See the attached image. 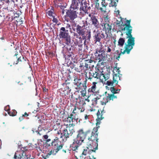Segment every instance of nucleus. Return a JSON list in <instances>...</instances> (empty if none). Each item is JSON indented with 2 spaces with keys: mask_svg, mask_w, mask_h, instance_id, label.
Segmentation results:
<instances>
[{
  "mask_svg": "<svg viewBox=\"0 0 159 159\" xmlns=\"http://www.w3.org/2000/svg\"><path fill=\"white\" fill-rule=\"evenodd\" d=\"M99 127V125L96 126L95 127L93 128L92 131L89 130V133L87 134V137L88 141L87 143V145L92 146L95 147L96 149H98V131Z\"/></svg>",
  "mask_w": 159,
  "mask_h": 159,
  "instance_id": "nucleus-1",
  "label": "nucleus"
},
{
  "mask_svg": "<svg viewBox=\"0 0 159 159\" xmlns=\"http://www.w3.org/2000/svg\"><path fill=\"white\" fill-rule=\"evenodd\" d=\"M75 125L73 123L66 124H64L61 125L60 132H58L57 134L59 135V137L62 138L63 137L67 140L72 136L75 130L74 129L73 126Z\"/></svg>",
  "mask_w": 159,
  "mask_h": 159,
  "instance_id": "nucleus-2",
  "label": "nucleus"
},
{
  "mask_svg": "<svg viewBox=\"0 0 159 159\" xmlns=\"http://www.w3.org/2000/svg\"><path fill=\"white\" fill-rule=\"evenodd\" d=\"M89 130L84 132L83 129H80L78 131L76 138L74 139V142L71 145L70 147L73 151L77 152L79 146L83 142L85 137H87Z\"/></svg>",
  "mask_w": 159,
  "mask_h": 159,
  "instance_id": "nucleus-3",
  "label": "nucleus"
},
{
  "mask_svg": "<svg viewBox=\"0 0 159 159\" xmlns=\"http://www.w3.org/2000/svg\"><path fill=\"white\" fill-rule=\"evenodd\" d=\"M113 76L112 80H110L107 81L106 84L108 86H113L117 84L118 80H120V77L119 76L120 71L119 68L117 67H115L113 70Z\"/></svg>",
  "mask_w": 159,
  "mask_h": 159,
  "instance_id": "nucleus-4",
  "label": "nucleus"
},
{
  "mask_svg": "<svg viewBox=\"0 0 159 159\" xmlns=\"http://www.w3.org/2000/svg\"><path fill=\"white\" fill-rule=\"evenodd\" d=\"M66 15L64 16V19L67 22L73 21L77 17L78 10L70 8L69 10H66Z\"/></svg>",
  "mask_w": 159,
  "mask_h": 159,
  "instance_id": "nucleus-5",
  "label": "nucleus"
},
{
  "mask_svg": "<svg viewBox=\"0 0 159 159\" xmlns=\"http://www.w3.org/2000/svg\"><path fill=\"white\" fill-rule=\"evenodd\" d=\"M126 38L128 39L126 43L125 44L124 52L127 51L130 53L135 45V38L133 37L132 35L126 36Z\"/></svg>",
  "mask_w": 159,
  "mask_h": 159,
  "instance_id": "nucleus-6",
  "label": "nucleus"
},
{
  "mask_svg": "<svg viewBox=\"0 0 159 159\" xmlns=\"http://www.w3.org/2000/svg\"><path fill=\"white\" fill-rule=\"evenodd\" d=\"M76 32L79 35L82 36V38H85L86 36H88L89 34L91 35V32L90 31H89L86 28V26L84 23L83 25H78L76 26Z\"/></svg>",
  "mask_w": 159,
  "mask_h": 159,
  "instance_id": "nucleus-7",
  "label": "nucleus"
},
{
  "mask_svg": "<svg viewBox=\"0 0 159 159\" xmlns=\"http://www.w3.org/2000/svg\"><path fill=\"white\" fill-rule=\"evenodd\" d=\"M51 145L52 148L58 152L62 148L64 144L59 140V138L56 137L52 142Z\"/></svg>",
  "mask_w": 159,
  "mask_h": 159,
  "instance_id": "nucleus-8",
  "label": "nucleus"
},
{
  "mask_svg": "<svg viewBox=\"0 0 159 159\" xmlns=\"http://www.w3.org/2000/svg\"><path fill=\"white\" fill-rule=\"evenodd\" d=\"M5 4L7 6L6 9L10 11H14L15 7L14 0H0V6ZM5 9H6L5 7Z\"/></svg>",
  "mask_w": 159,
  "mask_h": 159,
  "instance_id": "nucleus-9",
  "label": "nucleus"
},
{
  "mask_svg": "<svg viewBox=\"0 0 159 159\" xmlns=\"http://www.w3.org/2000/svg\"><path fill=\"white\" fill-rule=\"evenodd\" d=\"M131 20H126L125 23L122 26L121 30L125 31L126 36L132 35V27L130 25Z\"/></svg>",
  "mask_w": 159,
  "mask_h": 159,
  "instance_id": "nucleus-10",
  "label": "nucleus"
},
{
  "mask_svg": "<svg viewBox=\"0 0 159 159\" xmlns=\"http://www.w3.org/2000/svg\"><path fill=\"white\" fill-rule=\"evenodd\" d=\"M87 82L86 80H84L83 83H82L75 87V89L77 92H79L80 91L83 97L86 96V94Z\"/></svg>",
  "mask_w": 159,
  "mask_h": 159,
  "instance_id": "nucleus-11",
  "label": "nucleus"
},
{
  "mask_svg": "<svg viewBox=\"0 0 159 159\" xmlns=\"http://www.w3.org/2000/svg\"><path fill=\"white\" fill-rule=\"evenodd\" d=\"M106 113V111L104 110V107L102 109L101 108L98 109L96 113L97 118L96 119V125L98 126L100 124L101 120L104 118V115Z\"/></svg>",
  "mask_w": 159,
  "mask_h": 159,
  "instance_id": "nucleus-12",
  "label": "nucleus"
},
{
  "mask_svg": "<svg viewBox=\"0 0 159 159\" xmlns=\"http://www.w3.org/2000/svg\"><path fill=\"white\" fill-rule=\"evenodd\" d=\"M95 61L92 60L91 59H90L85 60L84 62L80 64V68L83 67L85 70H87L89 68L91 69L94 67V65H90L91 63H95Z\"/></svg>",
  "mask_w": 159,
  "mask_h": 159,
  "instance_id": "nucleus-13",
  "label": "nucleus"
},
{
  "mask_svg": "<svg viewBox=\"0 0 159 159\" xmlns=\"http://www.w3.org/2000/svg\"><path fill=\"white\" fill-rule=\"evenodd\" d=\"M90 145H87L86 148L84 149L82 155L85 156L87 154L90 155L93 152H95L98 149H96L95 147Z\"/></svg>",
  "mask_w": 159,
  "mask_h": 159,
  "instance_id": "nucleus-14",
  "label": "nucleus"
},
{
  "mask_svg": "<svg viewBox=\"0 0 159 159\" xmlns=\"http://www.w3.org/2000/svg\"><path fill=\"white\" fill-rule=\"evenodd\" d=\"M80 11H82L85 13H87L88 10L90 9V7L89 6V4L87 3L85 0H80Z\"/></svg>",
  "mask_w": 159,
  "mask_h": 159,
  "instance_id": "nucleus-15",
  "label": "nucleus"
},
{
  "mask_svg": "<svg viewBox=\"0 0 159 159\" xmlns=\"http://www.w3.org/2000/svg\"><path fill=\"white\" fill-rule=\"evenodd\" d=\"M90 20L91 22L92 25L96 29H98L100 28V25L97 16H92V17H91V18H90Z\"/></svg>",
  "mask_w": 159,
  "mask_h": 159,
  "instance_id": "nucleus-16",
  "label": "nucleus"
},
{
  "mask_svg": "<svg viewBox=\"0 0 159 159\" xmlns=\"http://www.w3.org/2000/svg\"><path fill=\"white\" fill-rule=\"evenodd\" d=\"M77 113H72L71 112L70 115L68 114L66 121L68 123L73 122L78 120Z\"/></svg>",
  "mask_w": 159,
  "mask_h": 159,
  "instance_id": "nucleus-17",
  "label": "nucleus"
},
{
  "mask_svg": "<svg viewBox=\"0 0 159 159\" xmlns=\"http://www.w3.org/2000/svg\"><path fill=\"white\" fill-rule=\"evenodd\" d=\"M68 30H66L65 27H62L60 30L59 36L60 38L63 39L69 35L68 33L67 32Z\"/></svg>",
  "mask_w": 159,
  "mask_h": 159,
  "instance_id": "nucleus-18",
  "label": "nucleus"
},
{
  "mask_svg": "<svg viewBox=\"0 0 159 159\" xmlns=\"http://www.w3.org/2000/svg\"><path fill=\"white\" fill-rule=\"evenodd\" d=\"M80 0H72L70 8L78 10L79 4H80Z\"/></svg>",
  "mask_w": 159,
  "mask_h": 159,
  "instance_id": "nucleus-19",
  "label": "nucleus"
},
{
  "mask_svg": "<svg viewBox=\"0 0 159 159\" xmlns=\"http://www.w3.org/2000/svg\"><path fill=\"white\" fill-rule=\"evenodd\" d=\"M95 59L98 60V62H100L102 61H104L106 59L105 54L103 53H98L97 52H95Z\"/></svg>",
  "mask_w": 159,
  "mask_h": 159,
  "instance_id": "nucleus-20",
  "label": "nucleus"
},
{
  "mask_svg": "<svg viewBox=\"0 0 159 159\" xmlns=\"http://www.w3.org/2000/svg\"><path fill=\"white\" fill-rule=\"evenodd\" d=\"M101 25L102 27L103 30L106 32H109L111 30L112 26L111 25H110L109 23L104 22L101 24Z\"/></svg>",
  "mask_w": 159,
  "mask_h": 159,
  "instance_id": "nucleus-21",
  "label": "nucleus"
},
{
  "mask_svg": "<svg viewBox=\"0 0 159 159\" xmlns=\"http://www.w3.org/2000/svg\"><path fill=\"white\" fill-rule=\"evenodd\" d=\"M98 84V83L97 82H94L92 83V86L90 88L88 89V93H95L96 92V89L97 88V85Z\"/></svg>",
  "mask_w": 159,
  "mask_h": 159,
  "instance_id": "nucleus-22",
  "label": "nucleus"
},
{
  "mask_svg": "<svg viewBox=\"0 0 159 159\" xmlns=\"http://www.w3.org/2000/svg\"><path fill=\"white\" fill-rule=\"evenodd\" d=\"M105 35L103 33H101L100 32L96 33L94 36V41L96 42H100L101 39H103L105 38Z\"/></svg>",
  "mask_w": 159,
  "mask_h": 159,
  "instance_id": "nucleus-23",
  "label": "nucleus"
},
{
  "mask_svg": "<svg viewBox=\"0 0 159 159\" xmlns=\"http://www.w3.org/2000/svg\"><path fill=\"white\" fill-rule=\"evenodd\" d=\"M105 94L106 97V98L108 102L111 100L113 101L114 99L117 98V96L115 95V94H113L108 93H107V92H105Z\"/></svg>",
  "mask_w": 159,
  "mask_h": 159,
  "instance_id": "nucleus-24",
  "label": "nucleus"
},
{
  "mask_svg": "<svg viewBox=\"0 0 159 159\" xmlns=\"http://www.w3.org/2000/svg\"><path fill=\"white\" fill-rule=\"evenodd\" d=\"M93 77L94 78L100 79L102 76V72H101L99 69H97L94 71H93Z\"/></svg>",
  "mask_w": 159,
  "mask_h": 159,
  "instance_id": "nucleus-25",
  "label": "nucleus"
},
{
  "mask_svg": "<svg viewBox=\"0 0 159 159\" xmlns=\"http://www.w3.org/2000/svg\"><path fill=\"white\" fill-rule=\"evenodd\" d=\"M93 71L91 70L88 73H86L85 76V80H86V82L88 80H89L90 81L93 80V79L94 78L93 75Z\"/></svg>",
  "mask_w": 159,
  "mask_h": 159,
  "instance_id": "nucleus-26",
  "label": "nucleus"
},
{
  "mask_svg": "<svg viewBox=\"0 0 159 159\" xmlns=\"http://www.w3.org/2000/svg\"><path fill=\"white\" fill-rule=\"evenodd\" d=\"M70 76L69 78L68 77L67 79L66 80L64 83H63L62 85L64 87L66 86V89H69L71 85V81L70 80Z\"/></svg>",
  "mask_w": 159,
  "mask_h": 159,
  "instance_id": "nucleus-27",
  "label": "nucleus"
},
{
  "mask_svg": "<svg viewBox=\"0 0 159 159\" xmlns=\"http://www.w3.org/2000/svg\"><path fill=\"white\" fill-rule=\"evenodd\" d=\"M88 35V36H85V38H82V39H83L84 40V46L86 47V48L87 49H88V48L87 46V43H88V42L90 40L91 35H90V34H89Z\"/></svg>",
  "mask_w": 159,
  "mask_h": 159,
  "instance_id": "nucleus-28",
  "label": "nucleus"
},
{
  "mask_svg": "<svg viewBox=\"0 0 159 159\" xmlns=\"http://www.w3.org/2000/svg\"><path fill=\"white\" fill-rule=\"evenodd\" d=\"M102 7L100 8V11L102 12H106V7L107 5V2H106L105 0H103L101 2Z\"/></svg>",
  "mask_w": 159,
  "mask_h": 159,
  "instance_id": "nucleus-29",
  "label": "nucleus"
},
{
  "mask_svg": "<svg viewBox=\"0 0 159 159\" xmlns=\"http://www.w3.org/2000/svg\"><path fill=\"white\" fill-rule=\"evenodd\" d=\"M122 49H121L120 52L118 50L116 51V54L115 56L116 57V59H117L119 60V59L120 58V56L121 54H124L126 52L127 54H129V53H128L127 51L124 52V50L123 51H122Z\"/></svg>",
  "mask_w": 159,
  "mask_h": 159,
  "instance_id": "nucleus-30",
  "label": "nucleus"
},
{
  "mask_svg": "<svg viewBox=\"0 0 159 159\" xmlns=\"http://www.w3.org/2000/svg\"><path fill=\"white\" fill-rule=\"evenodd\" d=\"M67 46L66 47V52H68L70 54H68V55L69 57L71 56V54L73 53V50L72 48V46L70 45H67Z\"/></svg>",
  "mask_w": 159,
  "mask_h": 159,
  "instance_id": "nucleus-31",
  "label": "nucleus"
},
{
  "mask_svg": "<svg viewBox=\"0 0 159 159\" xmlns=\"http://www.w3.org/2000/svg\"><path fill=\"white\" fill-rule=\"evenodd\" d=\"M74 84L76 86V87L82 83L81 79L80 77L75 76L74 77Z\"/></svg>",
  "mask_w": 159,
  "mask_h": 159,
  "instance_id": "nucleus-32",
  "label": "nucleus"
},
{
  "mask_svg": "<svg viewBox=\"0 0 159 159\" xmlns=\"http://www.w3.org/2000/svg\"><path fill=\"white\" fill-rule=\"evenodd\" d=\"M24 61H26V60L25 59L24 57L21 54L20 56H18V59L16 61H13V64H17L19 62H22Z\"/></svg>",
  "mask_w": 159,
  "mask_h": 159,
  "instance_id": "nucleus-33",
  "label": "nucleus"
},
{
  "mask_svg": "<svg viewBox=\"0 0 159 159\" xmlns=\"http://www.w3.org/2000/svg\"><path fill=\"white\" fill-rule=\"evenodd\" d=\"M19 50V48H16L15 49V51L14 52L15 54L13 56V61H16L17 59H18V56H20L21 54H19L18 52L17 51V50Z\"/></svg>",
  "mask_w": 159,
  "mask_h": 159,
  "instance_id": "nucleus-34",
  "label": "nucleus"
},
{
  "mask_svg": "<svg viewBox=\"0 0 159 159\" xmlns=\"http://www.w3.org/2000/svg\"><path fill=\"white\" fill-rule=\"evenodd\" d=\"M125 38H120L118 41L117 45L121 47H122L125 44Z\"/></svg>",
  "mask_w": 159,
  "mask_h": 159,
  "instance_id": "nucleus-35",
  "label": "nucleus"
},
{
  "mask_svg": "<svg viewBox=\"0 0 159 159\" xmlns=\"http://www.w3.org/2000/svg\"><path fill=\"white\" fill-rule=\"evenodd\" d=\"M110 90L111 92V94H115L116 93H119L120 90V89H116L114 86H113L110 88Z\"/></svg>",
  "mask_w": 159,
  "mask_h": 159,
  "instance_id": "nucleus-36",
  "label": "nucleus"
},
{
  "mask_svg": "<svg viewBox=\"0 0 159 159\" xmlns=\"http://www.w3.org/2000/svg\"><path fill=\"white\" fill-rule=\"evenodd\" d=\"M63 39L65 41V43L67 45L70 44L71 43V38L70 35L65 37Z\"/></svg>",
  "mask_w": 159,
  "mask_h": 159,
  "instance_id": "nucleus-37",
  "label": "nucleus"
},
{
  "mask_svg": "<svg viewBox=\"0 0 159 159\" xmlns=\"http://www.w3.org/2000/svg\"><path fill=\"white\" fill-rule=\"evenodd\" d=\"M102 76L104 78L105 81H106L107 80V81L110 80V74L109 72H108L106 74H103L102 72Z\"/></svg>",
  "mask_w": 159,
  "mask_h": 159,
  "instance_id": "nucleus-38",
  "label": "nucleus"
},
{
  "mask_svg": "<svg viewBox=\"0 0 159 159\" xmlns=\"http://www.w3.org/2000/svg\"><path fill=\"white\" fill-rule=\"evenodd\" d=\"M14 15L13 16H12L11 17H9V20L12 21L14 19L20 16L19 13L17 12L15 13V12H14Z\"/></svg>",
  "mask_w": 159,
  "mask_h": 159,
  "instance_id": "nucleus-39",
  "label": "nucleus"
},
{
  "mask_svg": "<svg viewBox=\"0 0 159 159\" xmlns=\"http://www.w3.org/2000/svg\"><path fill=\"white\" fill-rule=\"evenodd\" d=\"M59 1V0H56L55 1H54V4H55V7L57 6V7H59L61 9V10H64L65 8L66 7L64 5H58L57 4H56V2H57V3H58V2Z\"/></svg>",
  "mask_w": 159,
  "mask_h": 159,
  "instance_id": "nucleus-40",
  "label": "nucleus"
},
{
  "mask_svg": "<svg viewBox=\"0 0 159 159\" xmlns=\"http://www.w3.org/2000/svg\"><path fill=\"white\" fill-rule=\"evenodd\" d=\"M75 45H78V51L80 53H81L83 52V45L82 44H78V42L75 43Z\"/></svg>",
  "mask_w": 159,
  "mask_h": 159,
  "instance_id": "nucleus-41",
  "label": "nucleus"
},
{
  "mask_svg": "<svg viewBox=\"0 0 159 159\" xmlns=\"http://www.w3.org/2000/svg\"><path fill=\"white\" fill-rule=\"evenodd\" d=\"M32 131L33 133H34L35 132L37 133V134L39 136L43 135L44 133V130H38L37 131L36 130L35 131H34V129H32Z\"/></svg>",
  "mask_w": 159,
  "mask_h": 159,
  "instance_id": "nucleus-42",
  "label": "nucleus"
},
{
  "mask_svg": "<svg viewBox=\"0 0 159 159\" xmlns=\"http://www.w3.org/2000/svg\"><path fill=\"white\" fill-rule=\"evenodd\" d=\"M48 14L49 16H52V17H55V14L52 8L49 11H48Z\"/></svg>",
  "mask_w": 159,
  "mask_h": 159,
  "instance_id": "nucleus-43",
  "label": "nucleus"
},
{
  "mask_svg": "<svg viewBox=\"0 0 159 159\" xmlns=\"http://www.w3.org/2000/svg\"><path fill=\"white\" fill-rule=\"evenodd\" d=\"M57 152L55 150H51L50 152H49L48 153L46 156V157H49L51 155H55L57 153Z\"/></svg>",
  "mask_w": 159,
  "mask_h": 159,
  "instance_id": "nucleus-44",
  "label": "nucleus"
},
{
  "mask_svg": "<svg viewBox=\"0 0 159 159\" xmlns=\"http://www.w3.org/2000/svg\"><path fill=\"white\" fill-rule=\"evenodd\" d=\"M75 63H73L72 62H70V64L69 66L71 69H74L76 71L80 72V71L78 70V68H76V64L77 63H75Z\"/></svg>",
  "mask_w": 159,
  "mask_h": 159,
  "instance_id": "nucleus-45",
  "label": "nucleus"
},
{
  "mask_svg": "<svg viewBox=\"0 0 159 159\" xmlns=\"http://www.w3.org/2000/svg\"><path fill=\"white\" fill-rule=\"evenodd\" d=\"M8 113L10 116H15L17 114V111L15 110H13L11 111H8Z\"/></svg>",
  "mask_w": 159,
  "mask_h": 159,
  "instance_id": "nucleus-46",
  "label": "nucleus"
},
{
  "mask_svg": "<svg viewBox=\"0 0 159 159\" xmlns=\"http://www.w3.org/2000/svg\"><path fill=\"white\" fill-rule=\"evenodd\" d=\"M106 97H105V96L103 97V101H100V104L101 105H106V103L108 102L107 100V99H106Z\"/></svg>",
  "mask_w": 159,
  "mask_h": 159,
  "instance_id": "nucleus-47",
  "label": "nucleus"
},
{
  "mask_svg": "<svg viewBox=\"0 0 159 159\" xmlns=\"http://www.w3.org/2000/svg\"><path fill=\"white\" fill-rule=\"evenodd\" d=\"M98 1L99 0H98L97 1H96V0H94V2H95V7L98 10L100 11V8L101 7H100L99 6V4L98 3Z\"/></svg>",
  "mask_w": 159,
  "mask_h": 159,
  "instance_id": "nucleus-48",
  "label": "nucleus"
},
{
  "mask_svg": "<svg viewBox=\"0 0 159 159\" xmlns=\"http://www.w3.org/2000/svg\"><path fill=\"white\" fill-rule=\"evenodd\" d=\"M110 19V17L108 15H107L104 18V21L105 23H109Z\"/></svg>",
  "mask_w": 159,
  "mask_h": 159,
  "instance_id": "nucleus-49",
  "label": "nucleus"
},
{
  "mask_svg": "<svg viewBox=\"0 0 159 159\" xmlns=\"http://www.w3.org/2000/svg\"><path fill=\"white\" fill-rule=\"evenodd\" d=\"M102 48H103L102 47V46L101 45V46L99 48H97L96 52H97V53L98 52L99 53L102 52Z\"/></svg>",
  "mask_w": 159,
  "mask_h": 159,
  "instance_id": "nucleus-50",
  "label": "nucleus"
},
{
  "mask_svg": "<svg viewBox=\"0 0 159 159\" xmlns=\"http://www.w3.org/2000/svg\"><path fill=\"white\" fill-rule=\"evenodd\" d=\"M73 36L74 37H75L76 38H78L80 39H81V38H82V37L81 38V37L80 36V35H79L77 33H74Z\"/></svg>",
  "mask_w": 159,
  "mask_h": 159,
  "instance_id": "nucleus-51",
  "label": "nucleus"
},
{
  "mask_svg": "<svg viewBox=\"0 0 159 159\" xmlns=\"http://www.w3.org/2000/svg\"><path fill=\"white\" fill-rule=\"evenodd\" d=\"M93 103L96 105L98 103V100H97L96 98H93L92 100Z\"/></svg>",
  "mask_w": 159,
  "mask_h": 159,
  "instance_id": "nucleus-52",
  "label": "nucleus"
},
{
  "mask_svg": "<svg viewBox=\"0 0 159 159\" xmlns=\"http://www.w3.org/2000/svg\"><path fill=\"white\" fill-rule=\"evenodd\" d=\"M77 108V107H76V106H75L72 112V113H75V114L77 113V112L75 111L76 110Z\"/></svg>",
  "mask_w": 159,
  "mask_h": 159,
  "instance_id": "nucleus-53",
  "label": "nucleus"
},
{
  "mask_svg": "<svg viewBox=\"0 0 159 159\" xmlns=\"http://www.w3.org/2000/svg\"><path fill=\"white\" fill-rule=\"evenodd\" d=\"M53 17V20L52 21L53 22L56 23H57V22H58V20L56 18H55V17Z\"/></svg>",
  "mask_w": 159,
  "mask_h": 159,
  "instance_id": "nucleus-54",
  "label": "nucleus"
},
{
  "mask_svg": "<svg viewBox=\"0 0 159 159\" xmlns=\"http://www.w3.org/2000/svg\"><path fill=\"white\" fill-rule=\"evenodd\" d=\"M111 48H110L109 46H108L107 47V49L106 51L107 52V53H108L109 52H111Z\"/></svg>",
  "mask_w": 159,
  "mask_h": 159,
  "instance_id": "nucleus-55",
  "label": "nucleus"
},
{
  "mask_svg": "<svg viewBox=\"0 0 159 159\" xmlns=\"http://www.w3.org/2000/svg\"><path fill=\"white\" fill-rule=\"evenodd\" d=\"M24 119V116L22 115V116H20L19 118V120L20 121H21Z\"/></svg>",
  "mask_w": 159,
  "mask_h": 159,
  "instance_id": "nucleus-56",
  "label": "nucleus"
},
{
  "mask_svg": "<svg viewBox=\"0 0 159 159\" xmlns=\"http://www.w3.org/2000/svg\"><path fill=\"white\" fill-rule=\"evenodd\" d=\"M43 137L45 139H47L48 138V136L47 135H44L43 136Z\"/></svg>",
  "mask_w": 159,
  "mask_h": 159,
  "instance_id": "nucleus-57",
  "label": "nucleus"
},
{
  "mask_svg": "<svg viewBox=\"0 0 159 159\" xmlns=\"http://www.w3.org/2000/svg\"><path fill=\"white\" fill-rule=\"evenodd\" d=\"M22 115L24 117H27L29 116V114H28L27 112H25L24 113V114H23Z\"/></svg>",
  "mask_w": 159,
  "mask_h": 159,
  "instance_id": "nucleus-58",
  "label": "nucleus"
},
{
  "mask_svg": "<svg viewBox=\"0 0 159 159\" xmlns=\"http://www.w3.org/2000/svg\"><path fill=\"white\" fill-rule=\"evenodd\" d=\"M66 29H67L68 28L70 29V24H66Z\"/></svg>",
  "mask_w": 159,
  "mask_h": 159,
  "instance_id": "nucleus-59",
  "label": "nucleus"
},
{
  "mask_svg": "<svg viewBox=\"0 0 159 159\" xmlns=\"http://www.w3.org/2000/svg\"><path fill=\"white\" fill-rule=\"evenodd\" d=\"M43 92H46L48 91V89H46V88L44 87L43 88Z\"/></svg>",
  "mask_w": 159,
  "mask_h": 159,
  "instance_id": "nucleus-60",
  "label": "nucleus"
},
{
  "mask_svg": "<svg viewBox=\"0 0 159 159\" xmlns=\"http://www.w3.org/2000/svg\"><path fill=\"white\" fill-rule=\"evenodd\" d=\"M85 110V109L83 108V107H82V108H81V109L80 110V112H83Z\"/></svg>",
  "mask_w": 159,
  "mask_h": 159,
  "instance_id": "nucleus-61",
  "label": "nucleus"
},
{
  "mask_svg": "<svg viewBox=\"0 0 159 159\" xmlns=\"http://www.w3.org/2000/svg\"><path fill=\"white\" fill-rule=\"evenodd\" d=\"M31 157V155H27V159H32L31 158H30Z\"/></svg>",
  "mask_w": 159,
  "mask_h": 159,
  "instance_id": "nucleus-62",
  "label": "nucleus"
},
{
  "mask_svg": "<svg viewBox=\"0 0 159 159\" xmlns=\"http://www.w3.org/2000/svg\"><path fill=\"white\" fill-rule=\"evenodd\" d=\"M88 118V116L87 114L85 115L84 119L85 120H87Z\"/></svg>",
  "mask_w": 159,
  "mask_h": 159,
  "instance_id": "nucleus-63",
  "label": "nucleus"
},
{
  "mask_svg": "<svg viewBox=\"0 0 159 159\" xmlns=\"http://www.w3.org/2000/svg\"><path fill=\"white\" fill-rule=\"evenodd\" d=\"M89 159H96V158L94 157L93 156H92V158L91 157V156H89Z\"/></svg>",
  "mask_w": 159,
  "mask_h": 159,
  "instance_id": "nucleus-64",
  "label": "nucleus"
}]
</instances>
